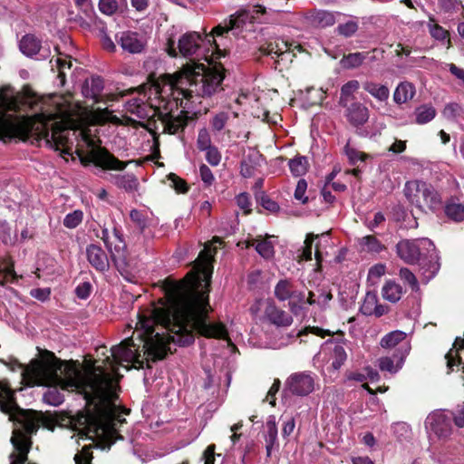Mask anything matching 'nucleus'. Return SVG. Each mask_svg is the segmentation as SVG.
Listing matches in <instances>:
<instances>
[{"instance_id":"obj_39","label":"nucleus","mask_w":464,"mask_h":464,"mask_svg":"<svg viewBox=\"0 0 464 464\" xmlns=\"http://www.w3.org/2000/svg\"><path fill=\"white\" fill-rule=\"evenodd\" d=\"M0 241L5 246H13L17 242L16 233H13L5 221H0Z\"/></svg>"},{"instance_id":"obj_61","label":"nucleus","mask_w":464,"mask_h":464,"mask_svg":"<svg viewBox=\"0 0 464 464\" xmlns=\"http://www.w3.org/2000/svg\"><path fill=\"white\" fill-rule=\"evenodd\" d=\"M31 295L40 301H45L49 299L51 291L49 288H35L31 290Z\"/></svg>"},{"instance_id":"obj_55","label":"nucleus","mask_w":464,"mask_h":464,"mask_svg":"<svg viewBox=\"0 0 464 464\" xmlns=\"http://www.w3.org/2000/svg\"><path fill=\"white\" fill-rule=\"evenodd\" d=\"M307 189V183L304 179H299L295 190V198L301 203L304 204L307 202V197H305V191Z\"/></svg>"},{"instance_id":"obj_28","label":"nucleus","mask_w":464,"mask_h":464,"mask_svg":"<svg viewBox=\"0 0 464 464\" xmlns=\"http://www.w3.org/2000/svg\"><path fill=\"white\" fill-rule=\"evenodd\" d=\"M255 246L256 252L264 258H271L274 256V245L268 238H254L248 241L247 246Z\"/></svg>"},{"instance_id":"obj_43","label":"nucleus","mask_w":464,"mask_h":464,"mask_svg":"<svg viewBox=\"0 0 464 464\" xmlns=\"http://www.w3.org/2000/svg\"><path fill=\"white\" fill-rule=\"evenodd\" d=\"M83 219V212L82 210H74L68 213L63 218V226L67 228L72 229L77 227Z\"/></svg>"},{"instance_id":"obj_18","label":"nucleus","mask_w":464,"mask_h":464,"mask_svg":"<svg viewBox=\"0 0 464 464\" xmlns=\"http://www.w3.org/2000/svg\"><path fill=\"white\" fill-rule=\"evenodd\" d=\"M89 263L98 271H105L109 267V259L106 253L97 245H90L86 248Z\"/></svg>"},{"instance_id":"obj_56","label":"nucleus","mask_w":464,"mask_h":464,"mask_svg":"<svg viewBox=\"0 0 464 464\" xmlns=\"http://www.w3.org/2000/svg\"><path fill=\"white\" fill-rule=\"evenodd\" d=\"M236 202L238 208L242 209L245 214H249L251 212V202L247 193H240L237 196Z\"/></svg>"},{"instance_id":"obj_8","label":"nucleus","mask_w":464,"mask_h":464,"mask_svg":"<svg viewBox=\"0 0 464 464\" xmlns=\"http://www.w3.org/2000/svg\"><path fill=\"white\" fill-rule=\"evenodd\" d=\"M403 191L408 201L423 212H434L442 206L440 193L422 180L407 181Z\"/></svg>"},{"instance_id":"obj_59","label":"nucleus","mask_w":464,"mask_h":464,"mask_svg":"<svg viewBox=\"0 0 464 464\" xmlns=\"http://www.w3.org/2000/svg\"><path fill=\"white\" fill-rule=\"evenodd\" d=\"M199 175L202 181L208 186L211 185L215 179L211 169L205 164L200 165Z\"/></svg>"},{"instance_id":"obj_2","label":"nucleus","mask_w":464,"mask_h":464,"mask_svg":"<svg viewBox=\"0 0 464 464\" xmlns=\"http://www.w3.org/2000/svg\"><path fill=\"white\" fill-rule=\"evenodd\" d=\"M216 246L206 245L194 261L193 269L179 282H163L166 303L148 314H139L135 330L143 343L142 352L153 360L163 359L171 344L185 346L194 342L195 334L229 341L226 326L208 322V287L213 272Z\"/></svg>"},{"instance_id":"obj_51","label":"nucleus","mask_w":464,"mask_h":464,"mask_svg":"<svg viewBox=\"0 0 464 464\" xmlns=\"http://www.w3.org/2000/svg\"><path fill=\"white\" fill-rule=\"evenodd\" d=\"M319 236L314 234H308L304 240V246L300 255L302 260L309 261L312 260V247L314 239H318Z\"/></svg>"},{"instance_id":"obj_11","label":"nucleus","mask_w":464,"mask_h":464,"mask_svg":"<svg viewBox=\"0 0 464 464\" xmlns=\"http://www.w3.org/2000/svg\"><path fill=\"white\" fill-rule=\"evenodd\" d=\"M425 428L437 437L445 439L451 434V419L442 411H436L428 415Z\"/></svg>"},{"instance_id":"obj_14","label":"nucleus","mask_w":464,"mask_h":464,"mask_svg":"<svg viewBox=\"0 0 464 464\" xmlns=\"http://www.w3.org/2000/svg\"><path fill=\"white\" fill-rule=\"evenodd\" d=\"M20 50L26 56L38 55V59H45L50 54V48L44 47L41 41L33 34L24 35L19 44Z\"/></svg>"},{"instance_id":"obj_45","label":"nucleus","mask_w":464,"mask_h":464,"mask_svg":"<svg viewBox=\"0 0 464 464\" xmlns=\"http://www.w3.org/2000/svg\"><path fill=\"white\" fill-rule=\"evenodd\" d=\"M305 304V295L304 293L296 291L295 289L293 292V295L289 298V307L290 310L297 314Z\"/></svg>"},{"instance_id":"obj_23","label":"nucleus","mask_w":464,"mask_h":464,"mask_svg":"<svg viewBox=\"0 0 464 464\" xmlns=\"http://www.w3.org/2000/svg\"><path fill=\"white\" fill-rule=\"evenodd\" d=\"M268 320L277 326H289L293 323L292 317L285 311L269 304L266 309Z\"/></svg>"},{"instance_id":"obj_48","label":"nucleus","mask_w":464,"mask_h":464,"mask_svg":"<svg viewBox=\"0 0 464 464\" xmlns=\"http://www.w3.org/2000/svg\"><path fill=\"white\" fill-rule=\"evenodd\" d=\"M130 218L141 232H143L149 226V219L147 216L138 209H132L130 212Z\"/></svg>"},{"instance_id":"obj_46","label":"nucleus","mask_w":464,"mask_h":464,"mask_svg":"<svg viewBox=\"0 0 464 464\" xmlns=\"http://www.w3.org/2000/svg\"><path fill=\"white\" fill-rule=\"evenodd\" d=\"M386 273V266L384 264H376L372 266L368 272V281L372 285H377Z\"/></svg>"},{"instance_id":"obj_44","label":"nucleus","mask_w":464,"mask_h":464,"mask_svg":"<svg viewBox=\"0 0 464 464\" xmlns=\"http://www.w3.org/2000/svg\"><path fill=\"white\" fill-rule=\"evenodd\" d=\"M196 143L198 150L200 151L213 146L210 132L207 128L204 127L198 130Z\"/></svg>"},{"instance_id":"obj_37","label":"nucleus","mask_w":464,"mask_h":464,"mask_svg":"<svg viewBox=\"0 0 464 464\" xmlns=\"http://www.w3.org/2000/svg\"><path fill=\"white\" fill-rule=\"evenodd\" d=\"M288 165L292 174L295 177H300L306 173L308 160L305 157L297 156L290 160Z\"/></svg>"},{"instance_id":"obj_30","label":"nucleus","mask_w":464,"mask_h":464,"mask_svg":"<svg viewBox=\"0 0 464 464\" xmlns=\"http://www.w3.org/2000/svg\"><path fill=\"white\" fill-rule=\"evenodd\" d=\"M313 24L320 27L331 26L335 23L334 13L325 10H316L310 14Z\"/></svg>"},{"instance_id":"obj_13","label":"nucleus","mask_w":464,"mask_h":464,"mask_svg":"<svg viewBox=\"0 0 464 464\" xmlns=\"http://www.w3.org/2000/svg\"><path fill=\"white\" fill-rule=\"evenodd\" d=\"M410 347H400L392 356H382L378 359V367L382 372L396 373L402 368L404 360L409 353Z\"/></svg>"},{"instance_id":"obj_38","label":"nucleus","mask_w":464,"mask_h":464,"mask_svg":"<svg viewBox=\"0 0 464 464\" xmlns=\"http://www.w3.org/2000/svg\"><path fill=\"white\" fill-rule=\"evenodd\" d=\"M416 122L418 124H425L436 116V111L431 106L422 105L416 109Z\"/></svg>"},{"instance_id":"obj_60","label":"nucleus","mask_w":464,"mask_h":464,"mask_svg":"<svg viewBox=\"0 0 464 464\" xmlns=\"http://www.w3.org/2000/svg\"><path fill=\"white\" fill-rule=\"evenodd\" d=\"M92 285L88 282H83L80 284L76 289L75 294L81 299H86L89 297L91 294Z\"/></svg>"},{"instance_id":"obj_31","label":"nucleus","mask_w":464,"mask_h":464,"mask_svg":"<svg viewBox=\"0 0 464 464\" xmlns=\"http://www.w3.org/2000/svg\"><path fill=\"white\" fill-rule=\"evenodd\" d=\"M231 115H234V117L237 116V113L230 112L228 111L215 113L209 121L212 130L214 132H220L223 130L227 126Z\"/></svg>"},{"instance_id":"obj_22","label":"nucleus","mask_w":464,"mask_h":464,"mask_svg":"<svg viewBox=\"0 0 464 464\" xmlns=\"http://www.w3.org/2000/svg\"><path fill=\"white\" fill-rule=\"evenodd\" d=\"M277 426L276 422V418L274 416H270L266 422V434H265V441H266V455L270 456L272 450L277 445Z\"/></svg>"},{"instance_id":"obj_35","label":"nucleus","mask_w":464,"mask_h":464,"mask_svg":"<svg viewBox=\"0 0 464 464\" xmlns=\"http://www.w3.org/2000/svg\"><path fill=\"white\" fill-rule=\"evenodd\" d=\"M446 216L454 222L464 220V204L449 201L445 206Z\"/></svg>"},{"instance_id":"obj_17","label":"nucleus","mask_w":464,"mask_h":464,"mask_svg":"<svg viewBox=\"0 0 464 464\" xmlns=\"http://www.w3.org/2000/svg\"><path fill=\"white\" fill-rule=\"evenodd\" d=\"M262 50L265 54H275L276 57H280L286 53L295 52V50L301 52L302 47L300 44L284 39H276L275 42L267 44L266 47L262 48Z\"/></svg>"},{"instance_id":"obj_4","label":"nucleus","mask_w":464,"mask_h":464,"mask_svg":"<svg viewBox=\"0 0 464 464\" xmlns=\"http://www.w3.org/2000/svg\"><path fill=\"white\" fill-rule=\"evenodd\" d=\"M223 80L216 72L207 70L203 64L188 65L182 72L166 74L150 88L149 103L153 115H158L164 132L175 134L187 125V117L179 111L183 98L212 95Z\"/></svg>"},{"instance_id":"obj_34","label":"nucleus","mask_w":464,"mask_h":464,"mask_svg":"<svg viewBox=\"0 0 464 464\" xmlns=\"http://www.w3.org/2000/svg\"><path fill=\"white\" fill-rule=\"evenodd\" d=\"M359 245L362 251L369 253H380L385 246L374 237L365 236L359 240Z\"/></svg>"},{"instance_id":"obj_36","label":"nucleus","mask_w":464,"mask_h":464,"mask_svg":"<svg viewBox=\"0 0 464 464\" xmlns=\"http://www.w3.org/2000/svg\"><path fill=\"white\" fill-rule=\"evenodd\" d=\"M295 288L291 281L287 279L280 280L275 286V296L279 301L289 300L293 295Z\"/></svg>"},{"instance_id":"obj_10","label":"nucleus","mask_w":464,"mask_h":464,"mask_svg":"<svg viewBox=\"0 0 464 464\" xmlns=\"http://www.w3.org/2000/svg\"><path fill=\"white\" fill-rule=\"evenodd\" d=\"M315 381L306 372H295L285 381V391L296 396H306L314 392Z\"/></svg>"},{"instance_id":"obj_52","label":"nucleus","mask_w":464,"mask_h":464,"mask_svg":"<svg viewBox=\"0 0 464 464\" xmlns=\"http://www.w3.org/2000/svg\"><path fill=\"white\" fill-rule=\"evenodd\" d=\"M75 464H92V453L90 446H84L81 451L74 456Z\"/></svg>"},{"instance_id":"obj_12","label":"nucleus","mask_w":464,"mask_h":464,"mask_svg":"<svg viewBox=\"0 0 464 464\" xmlns=\"http://www.w3.org/2000/svg\"><path fill=\"white\" fill-rule=\"evenodd\" d=\"M100 237L104 242L113 260L124 256L126 245L121 232L116 227L113 228L111 233L107 228H103Z\"/></svg>"},{"instance_id":"obj_49","label":"nucleus","mask_w":464,"mask_h":464,"mask_svg":"<svg viewBox=\"0 0 464 464\" xmlns=\"http://www.w3.org/2000/svg\"><path fill=\"white\" fill-rule=\"evenodd\" d=\"M399 276L405 283L411 286L412 291H419L420 285L418 280L415 275L410 269L406 267L401 268Z\"/></svg>"},{"instance_id":"obj_3","label":"nucleus","mask_w":464,"mask_h":464,"mask_svg":"<svg viewBox=\"0 0 464 464\" xmlns=\"http://www.w3.org/2000/svg\"><path fill=\"white\" fill-rule=\"evenodd\" d=\"M34 135L62 155L79 153L83 147V106L72 94L39 96L29 89L14 95L0 92V140Z\"/></svg>"},{"instance_id":"obj_62","label":"nucleus","mask_w":464,"mask_h":464,"mask_svg":"<svg viewBox=\"0 0 464 464\" xmlns=\"http://www.w3.org/2000/svg\"><path fill=\"white\" fill-rule=\"evenodd\" d=\"M446 67L449 69L450 73L459 80L462 84H464V68L458 67L454 63H447Z\"/></svg>"},{"instance_id":"obj_27","label":"nucleus","mask_w":464,"mask_h":464,"mask_svg":"<svg viewBox=\"0 0 464 464\" xmlns=\"http://www.w3.org/2000/svg\"><path fill=\"white\" fill-rule=\"evenodd\" d=\"M369 55L368 52H357L344 55L340 60V64L343 69H355L360 67Z\"/></svg>"},{"instance_id":"obj_16","label":"nucleus","mask_w":464,"mask_h":464,"mask_svg":"<svg viewBox=\"0 0 464 464\" xmlns=\"http://www.w3.org/2000/svg\"><path fill=\"white\" fill-rule=\"evenodd\" d=\"M118 43L124 51L130 53H140L146 45V42L141 35L130 31L121 33Z\"/></svg>"},{"instance_id":"obj_29","label":"nucleus","mask_w":464,"mask_h":464,"mask_svg":"<svg viewBox=\"0 0 464 464\" xmlns=\"http://www.w3.org/2000/svg\"><path fill=\"white\" fill-rule=\"evenodd\" d=\"M114 184L127 192H134L138 189L139 181L133 174L113 176Z\"/></svg>"},{"instance_id":"obj_40","label":"nucleus","mask_w":464,"mask_h":464,"mask_svg":"<svg viewBox=\"0 0 464 464\" xmlns=\"http://www.w3.org/2000/svg\"><path fill=\"white\" fill-rule=\"evenodd\" d=\"M360 88V82L357 80H351L344 83L341 88L340 102L346 104V102L353 97Z\"/></svg>"},{"instance_id":"obj_15","label":"nucleus","mask_w":464,"mask_h":464,"mask_svg":"<svg viewBox=\"0 0 464 464\" xmlns=\"http://www.w3.org/2000/svg\"><path fill=\"white\" fill-rule=\"evenodd\" d=\"M165 76H166V74L158 78L156 81L151 82L148 87H143L144 93L142 94L143 95L142 98L138 97V98H133V99L128 101L126 103L127 111L133 114L138 115L139 117L147 116L146 107H150V109L153 110V108L149 103V96H150V88L152 86L156 85L157 83H159V82Z\"/></svg>"},{"instance_id":"obj_42","label":"nucleus","mask_w":464,"mask_h":464,"mask_svg":"<svg viewBox=\"0 0 464 464\" xmlns=\"http://www.w3.org/2000/svg\"><path fill=\"white\" fill-rule=\"evenodd\" d=\"M378 297L375 293L368 292L364 297L363 303L361 306V311L365 315H372L376 309Z\"/></svg>"},{"instance_id":"obj_64","label":"nucleus","mask_w":464,"mask_h":464,"mask_svg":"<svg viewBox=\"0 0 464 464\" xmlns=\"http://www.w3.org/2000/svg\"><path fill=\"white\" fill-rule=\"evenodd\" d=\"M385 220V218L382 212H377L374 214L373 219L370 221H366L367 227L373 231L380 224H382Z\"/></svg>"},{"instance_id":"obj_20","label":"nucleus","mask_w":464,"mask_h":464,"mask_svg":"<svg viewBox=\"0 0 464 464\" xmlns=\"http://www.w3.org/2000/svg\"><path fill=\"white\" fill-rule=\"evenodd\" d=\"M347 118L353 125L361 126L368 121L369 111L362 103L354 102L347 110Z\"/></svg>"},{"instance_id":"obj_21","label":"nucleus","mask_w":464,"mask_h":464,"mask_svg":"<svg viewBox=\"0 0 464 464\" xmlns=\"http://www.w3.org/2000/svg\"><path fill=\"white\" fill-rule=\"evenodd\" d=\"M55 51L58 56L55 59L54 64L53 63V60H51L52 70L57 71L61 84L63 85L65 82L66 70H70L72 67V60L70 55L64 54L60 51L59 46L55 47Z\"/></svg>"},{"instance_id":"obj_57","label":"nucleus","mask_w":464,"mask_h":464,"mask_svg":"<svg viewBox=\"0 0 464 464\" xmlns=\"http://www.w3.org/2000/svg\"><path fill=\"white\" fill-rule=\"evenodd\" d=\"M295 428V420L292 416H286L282 426V436L284 439L289 437Z\"/></svg>"},{"instance_id":"obj_9","label":"nucleus","mask_w":464,"mask_h":464,"mask_svg":"<svg viewBox=\"0 0 464 464\" xmlns=\"http://www.w3.org/2000/svg\"><path fill=\"white\" fill-rule=\"evenodd\" d=\"M201 42L202 37L198 33L188 32L180 36L178 46H176L175 41L169 38L167 42L166 50L172 57H176L178 53H180L184 57H190L197 53Z\"/></svg>"},{"instance_id":"obj_58","label":"nucleus","mask_w":464,"mask_h":464,"mask_svg":"<svg viewBox=\"0 0 464 464\" xmlns=\"http://www.w3.org/2000/svg\"><path fill=\"white\" fill-rule=\"evenodd\" d=\"M430 33L437 40H444L448 36V32L436 24H429Z\"/></svg>"},{"instance_id":"obj_26","label":"nucleus","mask_w":464,"mask_h":464,"mask_svg":"<svg viewBox=\"0 0 464 464\" xmlns=\"http://www.w3.org/2000/svg\"><path fill=\"white\" fill-rule=\"evenodd\" d=\"M402 294L401 285L393 280L386 281L382 288V297L391 303L398 302L401 298Z\"/></svg>"},{"instance_id":"obj_53","label":"nucleus","mask_w":464,"mask_h":464,"mask_svg":"<svg viewBox=\"0 0 464 464\" xmlns=\"http://www.w3.org/2000/svg\"><path fill=\"white\" fill-rule=\"evenodd\" d=\"M358 30V24L355 21H348L344 24H341L337 27V31L341 35L350 37L356 33Z\"/></svg>"},{"instance_id":"obj_54","label":"nucleus","mask_w":464,"mask_h":464,"mask_svg":"<svg viewBox=\"0 0 464 464\" xmlns=\"http://www.w3.org/2000/svg\"><path fill=\"white\" fill-rule=\"evenodd\" d=\"M203 151L206 152V160L211 166H218L221 161V153L216 146H211Z\"/></svg>"},{"instance_id":"obj_63","label":"nucleus","mask_w":464,"mask_h":464,"mask_svg":"<svg viewBox=\"0 0 464 464\" xmlns=\"http://www.w3.org/2000/svg\"><path fill=\"white\" fill-rule=\"evenodd\" d=\"M215 450L214 444L208 445L203 453L204 464H214L215 463Z\"/></svg>"},{"instance_id":"obj_47","label":"nucleus","mask_w":464,"mask_h":464,"mask_svg":"<svg viewBox=\"0 0 464 464\" xmlns=\"http://www.w3.org/2000/svg\"><path fill=\"white\" fill-rule=\"evenodd\" d=\"M169 186L176 190L178 193H186L188 190L187 182L174 173L167 176Z\"/></svg>"},{"instance_id":"obj_50","label":"nucleus","mask_w":464,"mask_h":464,"mask_svg":"<svg viewBox=\"0 0 464 464\" xmlns=\"http://www.w3.org/2000/svg\"><path fill=\"white\" fill-rule=\"evenodd\" d=\"M76 6L82 12L86 18L92 20L95 16L92 0H74Z\"/></svg>"},{"instance_id":"obj_33","label":"nucleus","mask_w":464,"mask_h":464,"mask_svg":"<svg viewBox=\"0 0 464 464\" xmlns=\"http://www.w3.org/2000/svg\"><path fill=\"white\" fill-rule=\"evenodd\" d=\"M406 339V334L402 331H392L385 334L380 342V345L385 349H392L396 347L400 343Z\"/></svg>"},{"instance_id":"obj_1","label":"nucleus","mask_w":464,"mask_h":464,"mask_svg":"<svg viewBox=\"0 0 464 464\" xmlns=\"http://www.w3.org/2000/svg\"><path fill=\"white\" fill-rule=\"evenodd\" d=\"M139 348L131 337H127L111 347V356H106L102 365L86 362L83 372L74 362H63L52 353L33 361L23 369L21 375L28 386H58L63 390H77L83 394L87 409L78 413L75 426L82 436L97 441L102 449H110L118 439H121L116 424L125 420L121 413H128L121 411L114 402L117 384L111 373L118 376L117 367L123 363H140ZM44 401L58 406L64 398L53 388L44 394Z\"/></svg>"},{"instance_id":"obj_5","label":"nucleus","mask_w":464,"mask_h":464,"mask_svg":"<svg viewBox=\"0 0 464 464\" xmlns=\"http://www.w3.org/2000/svg\"><path fill=\"white\" fill-rule=\"evenodd\" d=\"M15 277L13 263L5 260L0 266V285ZM0 410L8 414L9 420L15 425L11 438L14 451L10 455V464H24L31 448L28 435L36 432L41 425H46V418L35 411L21 409L14 401V392L3 382H0Z\"/></svg>"},{"instance_id":"obj_25","label":"nucleus","mask_w":464,"mask_h":464,"mask_svg":"<svg viewBox=\"0 0 464 464\" xmlns=\"http://www.w3.org/2000/svg\"><path fill=\"white\" fill-rule=\"evenodd\" d=\"M415 95V87L409 82H401L393 92V101L397 104H403Z\"/></svg>"},{"instance_id":"obj_7","label":"nucleus","mask_w":464,"mask_h":464,"mask_svg":"<svg viewBox=\"0 0 464 464\" xmlns=\"http://www.w3.org/2000/svg\"><path fill=\"white\" fill-rule=\"evenodd\" d=\"M396 249L398 256L408 264L418 261L422 255H429V262L423 260L420 264L421 274L426 282L433 278L440 270V264L435 246L428 238L400 241L396 246Z\"/></svg>"},{"instance_id":"obj_41","label":"nucleus","mask_w":464,"mask_h":464,"mask_svg":"<svg viewBox=\"0 0 464 464\" xmlns=\"http://www.w3.org/2000/svg\"><path fill=\"white\" fill-rule=\"evenodd\" d=\"M347 354L343 345L335 344L332 353V366L334 370H339L346 361Z\"/></svg>"},{"instance_id":"obj_6","label":"nucleus","mask_w":464,"mask_h":464,"mask_svg":"<svg viewBox=\"0 0 464 464\" xmlns=\"http://www.w3.org/2000/svg\"><path fill=\"white\" fill-rule=\"evenodd\" d=\"M287 3V0H266L263 5H256L246 8H241L231 14L229 20L224 24H218L213 28L211 34H206L205 38L208 43L214 42L216 48L218 44L215 36H222L229 31L243 29L247 24L254 23L260 24H281L284 14L281 12Z\"/></svg>"},{"instance_id":"obj_24","label":"nucleus","mask_w":464,"mask_h":464,"mask_svg":"<svg viewBox=\"0 0 464 464\" xmlns=\"http://www.w3.org/2000/svg\"><path fill=\"white\" fill-rule=\"evenodd\" d=\"M362 87L365 92L381 102H385L389 99L390 90L384 84L373 81H366L363 82Z\"/></svg>"},{"instance_id":"obj_32","label":"nucleus","mask_w":464,"mask_h":464,"mask_svg":"<svg viewBox=\"0 0 464 464\" xmlns=\"http://www.w3.org/2000/svg\"><path fill=\"white\" fill-rule=\"evenodd\" d=\"M99 10L105 15H112L118 12L121 7H127L126 0H99Z\"/></svg>"},{"instance_id":"obj_19","label":"nucleus","mask_w":464,"mask_h":464,"mask_svg":"<svg viewBox=\"0 0 464 464\" xmlns=\"http://www.w3.org/2000/svg\"><path fill=\"white\" fill-rule=\"evenodd\" d=\"M103 90V80L99 76H92L84 81L82 92L86 98L98 102V97Z\"/></svg>"}]
</instances>
